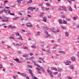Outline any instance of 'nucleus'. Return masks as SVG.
Returning <instances> with one entry per match:
<instances>
[{
    "label": "nucleus",
    "instance_id": "nucleus-50",
    "mask_svg": "<svg viewBox=\"0 0 79 79\" xmlns=\"http://www.w3.org/2000/svg\"><path fill=\"white\" fill-rule=\"evenodd\" d=\"M58 71H62V69H59L58 70H57Z\"/></svg>",
    "mask_w": 79,
    "mask_h": 79
},
{
    "label": "nucleus",
    "instance_id": "nucleus-29",
    "mask_svg": "<svg viewBox=\"0 0 79 79\" xmlns=\"http://www.w3.org/2000/svg\"><path fill=\"white\" fill-rule=\"evenodd\" d=\"M70 69H74V67H73V65H70Z\"/></svg>",
    "mask_w": 79,
    "mask_h": 79
},
{
    "label": "nucleus",
    "instance_id": "nucleus-56",
    "mask_svg": "<svg viewBox=\"0 0 79 79\" xmlns=\"http://www.w3.org/2000/svg\"><path fill=\"white\" fill-rule=\"evenodd\" d=\"M19 14L20 15H23V14L22 13H21V12H19Z\"/></svg>",
    "mask_w": 79,
    "mask_h": 79
},
{
    "label": "nucleus",
    "instance_id": "nucleus-45",
    "mask_svg": "<svg viewBox=\"0 0 79 79\" xmlns=\"http://www.w3.org/2000/svg\"><path fill=\"white\" fill-rule=\"evenodd\" d=\"M64 63H65V64L66 65H69V64L68 63H67V62H64Z\"/></svg>",
    "mask_w": 79,
    "mask_h": 79
},
{
    "label": "nucleus",
    "instance_id": "nucleus-60",
    "mask_svg": "<svg viewBox=\"0 0 79 79\" xmlns=\"http://www.w3.org/2000/svg\"><path fill=\"white\" fill-rule=\"evenodd\" d=\"M7 2H8V1L7 0H6L4 1V3H7Z\"/></svg>",
    "mask_w": 79,
    "mask_h": 79
},
{
    "label": "nucleus",
    "instance_id": "nucleus-18",
    "mask_svg": "<svg viewBox=\"0 0 79 79\" xmlns=\"http://www.w3.org/2000/svg\"><path fill=\"white\" fill-rule=\"evenodd\" d=\"M17 39H20V40H23V38H22V36H20L19 37H18L17 38Z\"/></svg>",
    "mask_w": 79,
    "mask_h": 79
},
{
    "label": "nucleus",
    "instance_id": "nucleus-7",
    "mask_svg": "<svg viewBox=\"0 0 79 79\" xmlns=\"http://www.w3.org/2000/svg\"><path fill=\"white\" fill-rule=\"evenodd\" d=\"M8 28H12V29H15L16 28V27L15 26H13V25H10L9 26V27Z\"/></svg>",
    "mask_w": 79,
    "mask_h": 79
},
{
    "label": "nucleus",
    "instance_id": "nucleus-53",
    "mask_svg": "<svg viewBox=\"0 0 79 79\" xmlns=\"http://www.w3.org/2000/svg\"><path fill=\"white\" fill-rule=\"evenodd\" d=\"M73 20H76V19H77V18L76 17H73Z\"/></svg>",
    "mask_w": 79,
    "mask_h": 79
},
{
    "label": "nucleus",
    "instance_id": "nucleus-24",
    "mask_svg": "<svg viewBox=\"0 0 79 79\" xmlns=\"http://www.w3.org/2000/svg\"><path fill=\"white\" fill-rule=\"evenodd\" d=\"M28 56H29V54H27L26 55H23V57H25L27 58V57H28Z\"/></svg>",
    "mask_w": 79,
    "mask_h": 79
},
{
    "label": "nucleus",
    "instance_id": "nucleus-3",
    "mask_svg": "<svg viewBox=\"0 0 79 79\" xmlns=\"http://www.w3.org/2000/svg\"><path fill=\"white\" fill-rule=\"evenodd\" d=\"M27 27H32V25L29 23H27L26 24Z\"/></svg>",
    "mask_w": 79,
    "mask_h": 79
},
{
    "label": "nucleus",
    "instance_id": "nucleus-5",
    "mask_svg": "<svg viewBox=\"0 0 79 79\" xmlns=\"http://www.w3.org/2000/svg\"><path fill=\"white\" fill-rule=\"evenodd\" d=\"M44 15H45V13L44 12H42L40 15V18H42L44 16Z\"/></svg>",
    "mask_w": 79,
    "mask_h": 79
},
{
    "label": "nucleus",
    "instance_id": "nucleus-49",
    "mask_svg": "<svg viewBox=\"0 0 79 79\" xmlns=\"http://www.w3.org/2000/svg\"><path fill=\"white\" fill-rule=\"evenodd\" d=\"M44 33H45V34H47V35H48V33L47 31H45Z\"/></svg>",
    "mask_w": 79,
    "mask_h": 79
},
{
    "label": "nucleus",
    "instance_id": "nucleus-40",
    "mask_svg": "<svg viewBox=\"0 0 79 79\" xmlns=\"http://www.w3.org/2000/svg\"><path fill=\"white\" fill-rule=\"evenodd\" d=\"M27 67L28 68H32V66L30 65H28Z\"/></svg>",
    "mask_w": 79,
    "mask_h": 79
},
{
    "label": "nucleus",
    "instance_id": "nucleus-22",
    "mask_svg": "<svg viewBox=\"0 0 79 79\" xmlns=\"http://www.w3.org/2000/svg\"><path fill=\"white\" fill-rule=\"evenodd\" d=\"M40 69L42 71H43V72H44L45 71V70H44V69L43 67H41L40 68Z\"/></svg>",
    "mask_w": 79,
    "mask_h": 79
},
{
    "label": "nucleus",
    "instance_id": "nucleus-62",
    "mask_svg": "<svg viewBox=\"0 0 79 79\" xmlns=\"http://www.w3.org/2000/svg\"><path fill=\"white\" fill-rule=\"evenodd\" d=\"M58 77H60V76H61V74L60 73H59L58 74Z\"/></svg>",
    "mask_w": 79,
    "mask_h": 79
},
{
    "label": "nucleus",
    "instance_id": "nucleus-46",
    "mask_svg": "<svg viewBox=\"0 0 79 79\" xmlns=\"http://www.w3.org/2000/svg\"><path fill=\"white\" fill-rule=\"evenodd\" d=\"M43 20H47V17H44L43 18Z\"/></svg>",
    "mask_w": 79,
    "mask_h": 79
},
{
    "label": "nucleus",
    "instance_id": "nucleus-1",
    "mask_svg": "<svg viewBox=\"0 0 79 79\" xmlns=\"http://www.w3.org/2000/svg\"><path fill=\"white\" fill-rule=\"evenodd\" d=\"M2 11H4V13H6V14H7V13H8V14H10V15H12V16H15V14L13 13H11L10 12L11 11V10H5V9H3V10H2Z\"/></svg>",
    "mask_w": 79,
    "mask_h": 79
},
{
    "label": "nucleus",
    "instance_id": "nucleus-17",
    "mask_svg": "<svg viewBox=\"0 0 79 79\" xmlns=\"http://www.w3.org/2000/svg\"><path fill=\"white\" fill-rule=\"evenodd\" d=\"M63 6L60 7L59 8V9H58L60 11L61 10H63Z\"/></svg>",
    "mask_w": 79,
    "mask_h": 79
},
{
    "label": "nucleus",
    "instance_id": "nucleus-64",
    "mask_svg": "<svg viewBox=\"0 0 79 79\" xmlns=\"http://www.w3.org/2000/svg\"><path fill=\"white\" fill-rule=\"evenodd\" d=\"M26 78L27 79H30V78H29V77H26Z\"/></svg>",
    "mask_w": 79,
    "mask_h": 79
},
{
    "label": "nucleus",
    "instance_id": "nucleus-20",
    "mask_svg": "<svg viewBox=\"0 0 79 79\" xmlns=\"http://www.w3.org/2000/svg\"><path fill=\"white\" fill-rule=\"evenodd\" d=\"M69 10L70 11H73V9H72V8L71 7H69Z\"/></svg>",
    "mask_w": 79,
    "mask_h": 79
},
{
    "label": "nucleus",
    "instance_id": "nucleus-57",
    "mask_svg": "<svg viewBox=\"0 0 79 79\" xmlns=\"http://www.w3.org/2000/svg\"><path fill=\"white\" fill-rule=\"evenodd\" d=\"M56 31L57 32H59L60 31V30L59 29H57L56 30Z\"/></svg>",
    "mask_w": 79,
    "mask_h": 79
},
{
    "label": "nucleus",
    "instance_id": "nucleus-15",
    "mask_svg": "<svg viewBox=\"0 0 79 79\" xmlns=\"http://www.w3.org/2000/svg\"><path fill=\"white\" fill-rule=\"evenodd\" d=\"M66 9H67V8H66V7L63 6V10H64L65 11H67V10H66Z\"/></svg>",
    "mask_w": 79,
    "mask_h": 79
},
{
    "label": "nucleus",
    "instance_id": "nucleus-58",
    "mask_svg": "<svg viewBox=\"0 0 79 79\" xmlns=\"http://www.w3.org/2000/svg\"><path fill=\"white\" fill-rule=\"evenodd\" d=\"M68 1L70 3V4H71V0L70 1V0H68Z\"/></svg>",
    "mask_w": 79,
    "mask_h": 79
},
{
    "label": "nucleus",
    "instance_id": "nucleus-21",
    "mask_svg": "<svg viewBox=\"0 0 79 79\" xmlns=\"http://www.w3.org/2000/svg\"><path fill=\"white\" fill-rule=\"evenodd\" d=\"M35 59V57L34 56H32L31 58V59H29V60H34Z\"/></svg>",
    "mask_w": 79,
    "mask_h": 79
},
{
    "label": "nucleus",
    "instance_id": "nucleus-63",
    "mask_svg": "<svg viewBox=\"0 0 79 79\" xmlns=\"http://www.w3.org/2000/svg\"><path fill=\"white\" fill-rule=\"evenodd\" d=\"M37 62H39V63H42V61H41L40 60L38 61Z\"/></svg>",
    "mask_w": 79,
    "mask_h": 79
},
{
    "label": "nucleus",
    "instance_id": "nucleus-47",
    "mask_svg": "<svg viewBox=\"0 0 79 79\" xmlns=\"http://www.w3.org/2000/svg\"><path fill=\"white\" fill-rule=\"evenodd\" d=\"M2 21L3 22H8V20H2Z\"/></svg>",
    "mask_w": 79,
    "mask_h": 79
},
{
    "label": "nucleus",
    "instance_id": "nucleus-30",
    "mask_svg": "<svg viewBox=\"0 0 79 79\" xmlns=\"http://www.w3.org/2000/svg\"><path fill=\"white\" fill-rule=\"evenodd\" d=\"M21 74L23 76H24V77H26V75L25 73H21Z\"/></svg>",
    "mask_w": 79,
    "mask_h": 79
},
{
    "label": "nucleus",
    "instance_id": "nucleus-9",
    "mask_svg": "<svg viewBox=\"0 0 79 79\" xmlns=\"http://www.w3.org/2000/svg\"><path fill=\"white\" fill-rule=\"evenodd\" d=\"M23 0H17V2H18V3L19 5H21V2Z\"/></svg>",
    "mask_w": 79,
    "mask_h": 79
},
{
    "label": "nucleus",
    "instance_id": "nucleus-44",
    "mask_svg": "<svg viewBox=\"0 0 79 79\" xmlns=\"http://www.w3.org/2000/svg\"><path fill=\"white\" fill-rule=\"evenodd\" d=\"M62 18H65V16L64 15H61Z\"/></svg>",
    "mask_w": 79,
    "mask_h": 79
},
{
    "label": "nucleus",
    "instance_id": "nucleus-55",
    "mask_svg": "<svg viewBox=\"0 0 79 79\" xmlns=\"http://www.w3.org/2000/svg\"><path fill=\"white\" fill-rule=\"evenodd\" d=\"M66 62H67V63H71V61H69V60H67Z\"/></svg>",
    "mask_w": 79,
    "mask_h": 79
},
{
    "label": "nucleus",
    "instance_id": "nucleus-12",
    "mask_svg": "<svg viewBox=\"0 0 79 79\" xmlns=\"http://www.w3.org/2000/svg\"><path fill=\"white\" fill-rule=\"evenodd\" d=\"M32 63H33L34 65H35V66H37V64H36V62H35V61L34 60H32Z\"/></svg>",
    "mask_w": 79,
    "mask_h": 79
},
{
    "label": "nucleus",
    "instance_id": "nucleus-8",
    "mask_svg": "<svg viewBox=\"0 0 79 79\" xmlns=\"http://www.w3.org/2000/svg\"><path fill=\"white\" fill-rule=\"evenodd\" d=\"M13 44L14 45H16V46H19V45H21L22 44L21 43H20L19 44H18L17 43H13Z\"/></svg>",
    "mask_w": 79,
    "mask_h": 79
},
{
    "label": "nucleus",
    "instance_id": "nucleus-14",
    "mask_svg": "<svg viewBox=\"0 0 79 79\" xmlns=\"http://www.w3.org/2000/svg\"><path fill=\"white\" fill-rule=\"evenodd\" d=\"M19 19V17H17L13 18V20H17Z\"/></svg>",
    "mask_w": 79,
    "mask_h": 79
},
{
    "label": "nucleus",
    "instance_id": "nucleus-31",
    "mask_svg": "<svg viewBox=\"0 0 79 79\" xmlns=\"http://www.w3.org/2000/svg\"><path fill=\"white\" fill-rule=\"evenodd\" d=\"M23 48L24 50H28V48L27 47H24Z\"/></svg>",
    "mask_w": 79,
    "mask_h": 79
},
{
    "label": "nucleus",
    "instance_id": "nucleus-2",
    "mask_svg": "<svg viewBox=\"0 0 79 79\" xmlns=\"http://www.w3.org/2000/svg\"><path fill=\"white\" fill-rule=\"evenodd\" d=\"M28 10H31V11H33V10H35V7H30L27 8Z\"/></svg>",
    "mask_w": 79,
    "mask_h": 79
},
{
    "label": "nucleus",
    "instance_id": "nucleus-16",
    "mask_svg": "<svg viewBox=\"0 0 79 79\" xmlns=\"http://www.w3.org/2000/svg\"><path fill=\"white\" fill-rule=\"evenodd\" d=\"M15 35L16 36H19V33L18 32H16L15 33Z\"/></svg>",
    "mask_w": 79,
    "mask_h": 79
},
{
    "label": "nucleus",
    "instance_id": "nucleus-43",
    "mask_svg": "<svg viewBox=\"0 0 79 79\" xmlns=\"http://www.w3.org/2000/svg\"><path fill=\"white\" fill-rule=\"evenodd\" d=\"M40 34V31H38L37 32V34L36 35H39Z\"/></svg>",
    "mask_w": 79,
    "mask_h": 79
},
{
    "label": "nucleus",
    "instance_id": "nucleus-27",
    "mask_svg": "<svg viewBox=\"0 0 79 79\" xmlns=\"http://www.w3.org/2000/svg\"><path fill=\"white\" fill-rule=\"evenodd\" d=\"M71 59L72 61H75L76 59H75V58L74 57H72L71 58Z\"/></svg>",
    "mask_w": 79,
    "mask_h": 79
},
{
    "label": "nucleus",
    "instance_id": "nucleus-35",
    "mask_svg": "<svg viewBox=\"0 0 79 79\" xmlns=\"http://www.w3.org/2000/svg\"><path fill=\"white\" fill-rule=\"evenodd\" d=\"M31 47L33 48H37L36 47L34 46V45H32L31 46Z\"/></svg>",
    "mask_w": 79,
    "mask_h": 79
},
{
    "label": "nucleus",
    "instance_id": "nucleus-41",
    "mask_svg": "<svg viewBox=\"0 0 79 79\" xmlns=\"http://www.w3.org/2000/svg\"><path fill=\"white\" fill-rule=\"evenodd\" d=\"M60 24H61L62 23V20H59V21Z\"/></svg>",
    "mask_w": 79,
    "mask_h": 79
},
{
    "label": "nucleus",
    "instance_id": "nucleus-39",
    "mask_svg": "<svg viewBox=\"0 0 79 79\" xmlns=\"http://www.w3.org/2000/svg\"><path fill=\"white\" fill-rule=\"evenodd\" d=\"M47 52L48 53V54H50V53H51V52H50V50H48Z\"/></svg>",
    "mask_w": 79,
    "mask_h": 79
},
{
    "label": "nucleus",
    "instance_id": "nucleus-59",
    "mask_svg": "<svg viewBox=\"0 0 79 79\" xmlns=\"http://www.w3.org/2000/svg\"><path fill=\"white\" fill-rule=\"evenodd\" d=\"M34 55V54L32 53H30V56H32V55Z\"/></svg>",
    "mask_w": 79,
    "mask_h": 79
},
{
    "label": "nucleus",
    "instance_id": "nucleus-6",
    "mask_svg": "<svg viewBox=\"0 0 79 79\" xmlns=\"http://www.w3.org/2000/svg\"><path fill=\"white\" fill-rule=\"evenodd\" d=\"M47 71H48V74H50V75L51 76V77H53V76L52 75V71H49V70H47Z\"/></svg>",
    "mask_w": 79,
    "mask_h": 79
},
{
    "label": "nucleus",
    "instance_id": "nucleus-19",
    "mask_svg": "<svg viewBox=\"0 0 79 79\" xmlns=\"http://www.w3.org/2000/svg\"><path fill=\"white\" fill-rule=\"evenodd\" d=\"M44 29V30H47V29H48V28L47 27L45 26L43 27Z\"/></svg>",
    "mask_w": 79,
    "mask_h": 79
},
{
    "label": "nucleus",
    "instance_id": "nucleus-61",
    "mask_svg": "<svg viewBox=\"0 0 79 79\" xmlns=\"http://www.w3.org/2000/svg\"><path fill=\"white\" fill-rule=\"evenodd\" d=\"M0 68H3V67H2L1 64H0Z\"/></svg>",
    "mask_w": 79,
    "mask_h": 79
},
{
    "label": "nucleus",
    "instance_id": "nucleus-34",
    "mask_svg": "<svg viewBox=\"0 0 79 79\" xmlns=\"http://www.w3.org/2000/svg\"><path fill=\"white\" fill-rule=\"evenodd\" d=\"M43 4L44 3H40L39 5V6H42L43 5Z\"/></svg>",
    "mask_w": 79,
    "mask_h": 79
},
{
    "label": "nucleus",
    "instance_id": "nucleus-48",
    "mask_svg": "<svg viewBox=\"0 0 79 79\" xmlns=\"http://www.w3.org/2000/svg\"><path fill=\"white\" fill-rule=\"evenodd\" d=\"M48 17L49 18H52V15H48Z\"/></svg>",
    "mask_w": 79,
    "mask_h": 79
},
{
    "label": "nucleus",
    "instance_id": "nucleus-54",
    "mask_svg": "<svg viewBox=\"0 0 79 79\" xmlns=\"http://www.w3.org/2000/svg\"><path fill=\"white\" fill-rule=\"evenodd\" d=\"M54 74H55V75H56V74H58V72H55L54 73Z\"/></svg>",
    "mask_w": 79,
    "mask_h": 79
},
{
    "label": "nucleus",
    "instance_id": "nucleus-33",
    "mask_svg": "<svg viewBox=\"0 0 79 79\" xmlns=\"http://www.w3.org/2000/svg\"><path fill=\"white\" fill-rule=\"evenodd\" d=\"M46 6H50V4L48 3H47L46 4Z\"/></svg>",
    "mask_w": 79,
    "mask_h": 79
},
{
    "label": "nucleus",
    "instance_id": "nucleus-25",
    "mask_svg": "<svg viewBox=\"0 0 79 79\" xmlns=\"http://www.w3.org/2000/svg\"><path fill=\"white\" fill-rule=\"evenodd\" d=\"M30 1L27 2V3H31L32 2V0H28Z\"/></svg>",
    "mask_w": 79,
    "mask_h": 79
},
{
    "label": "nucleus",
    "instance_id": "nucleus-36",
    "mask_svg": "<svg viewBox=\"0 0 79 79\" xmlns=\"http://www.w3.org/2000/svg\"><path fill=\"white\" fill-rule=\"evenodd\" d=\"M65 35L66 37H68L69 33L68 32H65Z\"/></svg>",
    "mask_w": 79,
    "mask_h": 79
},
{
    "label": "nucleus",
    "instance_id": "nucleus-28",
    "mask_svg": "<svg viewBox=\"0 0 79 79\" xmlns=\"http://www.w3.org/2000/svg\"><path fill=\"white\" fill-rule=\"evenodd\" d=\"M39 60H42V61H43V62H44V63H45V62L43 58H42V57H40L39 58Z\"/></svg>",
    "mask_w": 79,
    "mask_h": 79
},
{
    "label": "nucleus",
    "instance_id": "nucleus-11",
    "mask_svg": "<svg viewBox=\"0 0 79 79\" xmlns=\"http://www.w3.org/2000/svg\"><path fill=\"white\" fill-rule=\"evenodd\" d=\"M4 18L3 19L2 17L0 16V19H5L6 20H8V19H9V18L8 17H4Z\"/></svg>",
    "mask_w": 79,
    "mask_h": 79
},
{
    "label": "nucleus",
    "instance_id": "nucleus-38",
    "mask_svg": "<svg viewBox=\"0 0 79 79\" xmlns=\"http://www.w3.org/2000/svg\"><path fill=\"white\" fill-rule=\"evenodd\" d=\"M18 52L19 54H21V53H22V52L21 51H18Z\"/></svg>",
    "mask_w": 79,
    "mask_h": 79
},
{
    "label": "nucleus",
    "instance_id": "nucleus-51",
    "mask_svg": "<svg viewBox=\"0 0 79 79\" xmlns=\"http://www.w3.org/2000/svg\"><path fill=\"white\" fill-rule=\"evenodd\" d=\"M39 8H36V11L38 12V11H39Z\"/></svg>",
    "mask_w": 79,
    "mask_h": 79
},
{
    "label": "nucleus",
    "instance_id": "nucleus-4",
    "mask_svg": "<svg viewBox=\"0 0 79 79\" xmlns=\"http://www.w3.org/2000/svg\"><path fill=\"white\" fill-rule=\"evenodd\" d=\"M51 31H52L53 33H56V31H55V28H51L50 29Z\"/></svg>",
    "mask_w": 79,
    "mask_h": 79
},
{
    "label": "nucleus",
    "instance_id": "nucleus-32",
    "mask_svg": "<svg viewBox=\"0 0 79 79\" xmlns=\"http://www.w3.org/2000/svg\"><path fill=\"white\" fill-rule=\"evenodd\" d=\"M63 24H67V22L66 21H65V20H63Z\"/></svg>",
    "mask_w": 79,
    "mask_h": 79
},
{
    "label": "nucleus",
    "instance_id": "nucleus-10",
    "mask_svg": "<svg viewBox=\"0 0 79 79\" xmlns=\"http://www.w3.org/2000/svg\"><path fill=\"white\" fill-rule=\"evenodd\" d=\"M15 61H16L18 63H21V62L19 61V60L18 58H15L14 59Z\"/></svg>",
    "mask_w": 79,
    "mask_h": 79
},
{
    "label": "nucleus",
    "instance_id": "nucleus-52",
    "mask_svg": "<svg viewBox=\"0 0 79 79\" xmlns=\"http://www.w3.org/2000/svg\"><path fill=\"white\" fill-rule=\"evenodd\" d=\"M61 27H62V28H63V29H66V27H64L63 26H61Z\"/></svg>",
    "mask_w": 79,
    "mask_h": 79
},
{
    "label": "nucleus",
    "instance_id": "nucleus-26",
    "mask_svg": "<svg viewBox=\"0 0 79 79\" xmlns=\"http://www.w3.org/2000/svg\"><path fill=\"white\" fill-rule=\"evenodd\" d=\"M50 9V7L48 6L47 7H45V10H48Z\"/></svg>",
    "mask_w": 79,
    "mask_h": 79
},
{
    "label": "nucleus",
    "instance_id": "nucleus-42",
    "mask_svg": "<svg viewBox=\"0 0 79 79\" xmlns=\"http://www.w3.org/2000/svg\"><path fill=\"white\" fill-rule=\"evenodd\" d=\"M2 10V11H0V14H2V13H3V11L4 12H5L4 10Z\"/></svg>",
    "mask_w": 79,
    "mask_h": 79
},
{
    "label": "nucleus",
    "instance_id": "nucleus-13",
    "mask_svg": "<svg viewBox=\"0 0 79 79\" xmlns=\"http://www.w3.org/2000/svg\"><path fill=\"white\" fill-rule=\"evenodd\" d=\"M1 5L2 6H0V8L2 9V8H5V6L3 5V4H1Z\"/></svg>",
    "mask_w": 79,
    "mask_h": 79
},
{
    "label": "nucleus",
    "instance_id": "nucleus-23",
    "mask_svg": "<svg viewBox=\"0 0 79 79\" xmlns=\"http://www.w3.org/2000/svg\"><path fill=\"white\" fill-rule=\"evenodd\" d=\"M41 10H42L43 11H44L45 10V8H44L43 6H42L41 7Z\"/></svg>",
    "mask_w": 79,
    "mask_h": 79
},
{
    "label": "nucleus",
    "instance_id": "nucleus-37",
    "mask_svg": "<svg viewBox=\"0 0 79 79\" xmlns=\"http://www.w3.org/2000/svg\"><path fill=\"white\" fill-rule=\"evenodd\" d=\"M9 38H10V39H13V40H15V38L13 37H12L11 36H10L9 37Z\"/></svg>",
    "mask_w": 79,
    "mask_h": 79
}]
</instances>
